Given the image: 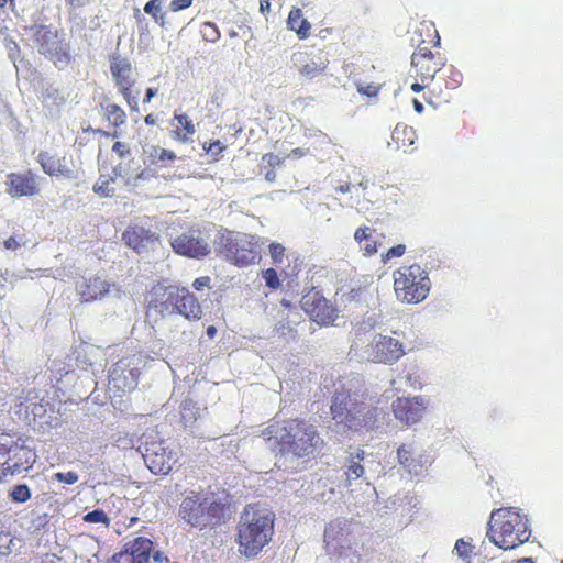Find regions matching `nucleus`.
Returning <instances> with one entry per match:
<instances>
[{"instance_id": "obj_43", "label": "nucleus", "mask_w": 563, "mask_h": 563, "mask_svg": "<svg viewBox=\"0 0 563 563\" xmlns=\"http://www.w3.org/2000/svg\"><path fill=\"white\" fill-rule=\"evenodd\" d=\"M262 277L265 280V285L272 290H276L282 286L278 274L274 268L264 269L262 272Z\"/></svg>"}, {"instance_id": "obj_14", "label": "nucleus", "mask_w": 563, "mask_h": 563, "mask_svg": "<svg viewBox=\"0 0 563 563\" xmlns=\"http://www.w3.org/2000/svg\"><path fill=\"white\" fill-rule=\"evenodd\" d=\"M110 70L114 78L119 91L125 99L131 110H137V100L132 93V88L135 84L133 79V71L131 63L119 56L111 59Z\"/></svg>"}, {"instance_id": "obj_52", "label": "nucleus", "mask_w": 563, "mask_h": 563, "mask_svg": "<svg viewBox=\"0 0 563 563\" xmlns=\"http://www.w3.org/2000/svg\"><path fill=\"white\" fill-rule=\"evenodd\" d=\"M10 543H12V538L9 532H0V554L4 555L10 552Z\"/></svg>"}, {"instance_id": "obj_45", "label": "nucleus", "mask_w": 563, "mask_h": 563, "mask_svg": "<svg viewBox=\"0 0 563 563\" xmlns=\"http://www.w3.org/2000/svg\"><path fill=\"white\" fill-rule=\"evenodd\" d=\"M269 255L272 257L274 265L282 264L284 256H285V247L283 244L277 242H272L268 245Z\"/></svg>"}, {"instance_id": "obj_40", "label": "nucleus", "mask_w": 563, "mask_h": 563, "mask_svg": "<svg viewBox=\"0 0 563 563\" xmlns=\"http://www.w3.org/2000/svg\"><path fill=\"white\" fill-rule=\"evenodd\" d=\"M9 497L14 503H25L31 498V490L27 485L19 484L12 487Z\"/></svg>"}, {"instance_id": "obj_51", "label": "nucleus", "mask_w": 563, "mask_h": 563, "mask_svg": "<svg viewBox=\"0 0 563 563\" xmlns=\"http://www.w3.org/2000/svg\"><path fill=\"white\" fill-rule=\"evenodd\" d=\"M284 159L275 153H266L262 156V163L271 167L280 166Z\"/></svg>"}, {"instance_id": "obj_58", "label": "nucleus", "mask_w": 563, "mask_h": 563, "mask_svg": "<svg viewBox=\"0 0 563 563\" xmlns=\"http://www.w3.org/2000/svg\"><path fill=\"white\" fill-rule=\"evenodd\" d=\"M88 0H66L67 4L71 8H80L85 5Z\"/></svg>"}, {"instance_id": "obj_41", "label": "nucleus", "mask_w": 563, "mask_h": 563, "mask_svg": "<svg viewBox=\"0 0 563 563\" xmlns=\"http://www.w3.org/2000/svg\"><path fill=\"white\" fill-rule=\"evenodd\" d=\"M457 555L462 558L464 561L470 562L472 556L474 555V545L471 542L465 541L464 539H459L455 542L454 547Z\"/></svg>"}, {"instance_id": "obj_11", "label": "nucleus", "mask_w": 563, "mask_h": 563, "mask_svg": "<svg viewBox=\"0 0 563 563\" xmlns=\"http://www.w3.org/2000/svg\"><path fill=\"white\" fill-rule=\"evenodd\" d=\"M300 306L311 321L321 327L332 325L339 318L338 307L314 287L301 297Z\"/></svg>"}, {"instance_id": "obj_20", "label": "nucleus", "mask_w": 563, "mask_h": 563, "mask_svg": "<svg viewBox=\"0 0 563 563\" xmlns=\"http://www.w3.org/2000/svg\"><path fill=\"white\" fill-rule=\"evenodd\" d=\"M37 163L42 167L43 172L51 177H63L65 179H74L76 175L70 167V161L66 156H58L47 151L38 153Z\"/></svg>"}, {"instance_id": "obj_62", "label": "nucleus", "mask_w": 563, "mask_h": 563, "mask_svg": "<svg viewBox=\"0 0 563 563\" xmlns=\"http://www.w3.org/2000/svg\"><path fill=\"white\" fill-rule=\"evenodd\" d=\"M206 332H207V335L209 336V339H213L217 333V329L214 325H209L207 328Z\"/></svg>"}, {"instance_id": "obj_27", "label": "nucleus", "mask_w": 563, "mask_h": 563, "mask_svg": "<svg viewBox=\"0 0 563 563\" xmlns=\"http://www.w3.org/2000/svg\"><path fill=\"white\" fill-rule=\"evenodd\" d=\"M374 231L373 228L363 225L357 228L354 233V240L365 256H372L378 252L379 243L373 236Z\"/></svg>"}, {"instance_id": "obj_5", "label": "nucleus", "mask_w": 563, "mask_h": 563, "mask_svg": "<svg viewBox=\"0 0 563 563\" xmlns=\"http://www.w3.org/2000/svg\"><path fill=\"white\" fill-rule=\"evenodd\" d=\"M216 255L238 268L256 265L262 260V241L257 234L222 229L214 240Z\"/></svg>"}, {"instance_id": "obj_21", "label": "nucleus", "mask_w": 563, "mask_h": 563, "mask_svg": "<svg viewBox=\"0 0 563 563\" xmlns=\"http://www.w3.org/2000/svg\"><path fill=\"white\" fill-rule=\"evenodd\" d=\"M158 239L155 232L140 225H129L122 233L124 243L139 254L156 243Z\"/></svg>"}, {"instance_id": "obj_57", "label": "nucleus", "mask_w": 563, "mask_h": 563, "mask_svg": "<svg viewBox=\"0 0 563 563\" xmlns=\"http://www.w3.org/2000/svg\"><path fill=\"white\" fill-rule=\"evenodd\" d=\"M260 10L262 13L268 12L271 10V1L260 0Z\"/></svg>"}, {"instance_id": "obj_50", "label": "nucleus", "mask_w": 563, "mask_h": 563, "mask_svg": "<svg viewBox=\"0 0 563 563\" xmlns=\"http://www.w3.org/2000/svg\"><path fill=\"white\" fill-rule=\"evenodd\" d=\"M113 153H115L120 158H125L131 155V148L129 144L117 141L112 146Z\"/></svg>"}, {"instance_id": "obj_4", "label": "nucleus", "mask_w": 563, "mask_h": 563, "mask_svg": "<svg viewBox=\"0 0 563 563\" xmlns=\"http://www.w3.org/2000/svg\"><path fill=\"white\" fill-rule=\"evenodd\" d=\"M228 504L214 492L190 490L179 505L178 516L190 527L203 530L225 520Z\"/></svg>"}, {"instance_id": "obj_38", "label": "nucleus", "mask_w": 563, "mask_h": 563, "mask_svg": "<svg viewBox=\"0 0 563 563\" xmlns=\"http://www.w3.org/2000/svg\"><path fill=\"white\" fill-rule=\"evenodd\" d=\"M200 34L206 42L216 43L220 38V31L216 23L203 22L200 26Z\"/></svg>"}, {"instance_id": "obj_49", "label": "nucleus", "mask_w": 563, "mask_h": 563, "mask_svg": "<svg viewBox=\"0 0 563 563\" xmlns=\"http://www.w3.org/2000/svg\"><path fill=\"white\" fill-rule=\"evenodd\" d=\"M55 479L58 481L59 483H65V484H68V485H71V484H75L79 476L76 472H73V471H69V472H66V473H63V472H58L54 475Z\"/></svg>"}, {"instance_id": "obj_9", "label": "nucleus", "mask_w": 563, "mask_h": 563, "mask_svg": "<svg viewBox=\"0 0 563 563\" xmlns=\"http://www.w3.org/2000/svg\"><path fill=\"white\" fill-rule=\"evenodd\" d=\"M330 411L333 420L351 430L374 424L377 409L367 408L364 401L352 400L349 391H336L332 397Z\"/></svg>"}, {"instance_id": "obj_36", "label": "nucleus", "mask_w": 563, "mask_h": 563, "mask_svg": "<svg viewBox=\"0 0 563 563\" xmlns=\"http://www.w3.org/2000/svg\"><path fill=\"white\" fill-rule=\"evenodd\" d=\"M43 100L51 101L54 106H63L66 102V98L57 87L49 85L47 86L43 93Z\"/></svg>"}, {"instance_id": "obj_59", "label": "nucleus", "mask_w": 563, "mask_h": 563, "mask_svg": "<svg viewBox=\"0 0 563 563\" xmlns=\"http://www.w3.org/2000/svg\"><path fill=\"white\" fill-rule=\"evenodd\" d=\"M306 151L303 148H300V147H296L294 150H291L289 156H294V157H302L306 155Z\"/></svg>"}, {"instance_id": "obj_8", "label": "nucleus", "mask_w": 563, "mask_h": 563, "mask_svg": "<svg viewBox=\"0 0 563 563\" xmlns=\"http://www.w3.org/2000/svg\"><path fill=\"white\" fill-rule=\"evenodd\" d=\"M393 277L395 296L399 301L416 305L428 297L431 282L428 272L419 264L402 265Z\"/></svg>"}, {"instance_id": "obj_17", "label": "nucleus", "mask_w": 563, "mask_h": 563, "mask_svg": "<svg viewBox=\"0 0 563 563\" xmlns=\"http://www.w3.org/2000/svg\"><path fill=\"white\" fill-rule=\"evenodd\" d=\"M394 416L406 426L419 422L426 411L424 399L420 396L398 397L391 404Z\"/></svg>"}, {"instance_id": "obj_37", "label": "nucleus", "mask_w": 563, "mask_h": 563, "mask_svg": "<svg viewBox=\"0 0 563 563\" xmlns=\"http://www.w3.org/2000/svg\"><path fill=\"white\" fill-rule=\"evenodd\" d=\"M144 12L151 15L154 21L161 26L164 23V14L162 13V1L161 0H150L144 5Z\"/></svg>"}, {"instance_id": "obj_23", "label": "nucleus", "mask_w": 563, "mask_h": 563, "mask_svg": "<svg viewBox=\"0 0 563 563\" xmlns=\"http://www.w3.org/2000/svg\"><path fill=\"white\" fill-rule=\"evenodd\" d=\"M34 41L37 45L38 53L44 57L56 47L60 48L64 40L59 36L58 31L47 25H34L31 27Z\"/></svg>"}, {"instance_id": "obj_31", "label": "nucleus", "mask_w": 563, "mask_h": 563, "mask_svg": "<svg viewBox=\"0 0 563 563\" xmlns=\"http://www.w3.org/2000/svg\"><path fill=\"white\" fill-rule=\"evenodd\" d=\"M463 75L453 66L445 67L440 71L439 78L444 81L442 85L443 90L450 96L449 91L456 89L462 84Z\"/></svg>"}, {"instance_id": "obj_30", "label": "nucleus", "mask_w": 563, "mask_h": 563, "mask_svg": "<svg viewBox=\"0 0 563 563\" xmlns=\"http://www.w3.org/2000/svg\"><path fill=\"white\" fill-rule=\"evenodd\" d=\"M399 463L410 473L418 475L422 472L423 465L421 461L413 456L412 451L406 445L401 444L397 450Z\"/></svg>"}, {"instance_id": "obj_29", "label": "nucleus", "mask_w": 563, "mask_h": 563, "mask_svg": "<svg viewBox=\"0 0 563 563\" xmlns=\"http://www.w3.org/2000/svg\"><path fill=\"white\" fill-rule=\"evenodd\" d=\"M365 457V452L358 449L355 454L351 453L347 459V465L345 470L346 483L351 484L352 481L358 479L364 475V466L362 461Z\"/></svg>"}, {"instance_id": "obj_7", "label": "nucleus", "mask_w": 563, "mask_h": 563, "mask_svg": "<svg viewBox=\"0 0 563 563\" xmlns=\"http://www.w3.org/2000/svg\"><path fill=\"white\" fill-rule=\"evenodd\" d=\"M324 543L334 563H364L368 554L366 543L340 521H332L325 527Z\"/></svg>"}, {"instance_id": "obj_34", "label": "nucleus", "mask_w": 563, "mask_h": 563, "mask_svg": "<svg viewBox=\"0 0 563 563\" xmlns=\"http://www.w3.org/2000/svg\"><path fill=\"white\" fill-rule=\"evenodd\" d=\"M329 60L327 58L319 57L317 60L311 59L309 63L305 64L300 74L308 79H313L324 73L328 68Z\"/></svg>"}, {"instance_id": "obj_32", "label": "nucleus", "mask_w": 563, "mask_h": 563, "mask_svg": "<svg viewBox=\"0 0 563 563\" xmlns=\"http://www.w3.org/2000/svg\"><path fill=\"white\" fill-rule=\"evenodd\" d=\"M104 118L113 125L121 126L126 122V114L124 110L117 103L107 102L101 104Z\"/></svg>"}, {"instance_id": "obj_12", "label": "nucleus", "mask_w": 563, "mask_h": 563, "mask_svg": "<svg viewBox=\"0 0 563 563\" xmlns=\"http://www.w3.org/2000/svg\"><path fill=\"white\" fill-rule=\"evenodd\" d=\"M143 459L155 475H167L178 461V454L165 440L146 442Z\"/></svg>"}, {"instance_id": "obj_56", "label": "nucleus", "mask_w": 563, "mask_h": 563, "mask_svg": "<svg viewBox=\"0 0 563 563\" xmlns=\"http://www.w3.org/2000/svg\"><path fill=\"white\" fill-rule=\"evenodd\" d=\"M157 95V89L155 88H147L145 92V97L143 99L144 103L151 102L152 98Z\"/></svg>"}, {"instance_id": "obj_64", "label": "nucleus", "mask_w": 563, "mask_h": 563, "mask_svg": "<svg viewBox=\"0 0 563 563\" xmlns=\"http://www.w3.org/2000/svg\"><path fill=\"white\" fill-rule=\"evenodd\" d=\"M339 191L345 194V192H349L350 191V185L346 184L345 186H340L339 187Z\"/></svg>"}, {"instance_id": "obj_61", "label": "nucleus", "mask_w": 563, "mask_h": 563, "mask_svg": "<svg viewBox=\"0 0 563 563\" xmlns=\"http://www.w3.org/2000/svg\"><path fill=\"white\" fill-rule=\"evenodd\" d=\"M144 122L146 125H154L156 124V118L154 114H147L145 118H144Z\"/></svg>"}, {"instance_id": "obj_48", "label": "nucleus", "mask_w": 563, "mask_h": 563, "mask_svg": "<svg viewBox=\"0 0 563 563\" xmlns=\"http://www.w3.org/2000/svg\"><path fill=\"white\" fill-rule=\"evenodd\" d=\"M380 90V86L376 84H357V91L362 95L368 96V97H375L378 95Z\"/></svg>"}, {"instance_id": "obj_18", "label": "nucleus", "mask_w": 563, "mask_h": 563, "mask_svg": "<svg viewBox=\"0 0 563 563\" xmlns=\"http://www.w3.org/2000/svg\"><path fill=\"white\" fill-rule=\"evenodd\" d=\"M8 194L12 197H32L40 194L37 176L32 170L8 175Z\"/></svg>"}, {"instance_id": "obj_1", "label": "nucleus", "mask_w": 563, "mask_h": 563, "mask_svg": "<svg viewBox=\"0 0 563 563\" xmlns=\"http://www.w3.org/2000/svg\"><path fill=\"white\" fill-rule=\"evenodd\" d=\"M418 32L427 33L434 49L424 45L426 41L422 40L412 53L411 71L417 81L410 88L413 92L423 91V100L437 108L449 102V95L443 90L442 84L433 81L435 75L446 65V58L440 51V35L434 25L421 23Z\"/></svg>"}, {"instance_id": "obj_53", "label": "nucleus", "mask_w": 563, "mask_h": 563, "mask_svg": "<svg viewBox=\"0 0 563 563\" xmlns=\"http://www.w3.org/2000/svg\"><path fill=\"white\" fill-rule=\"evenodd\" d=\"M192 3V0H172L169 8L172 11L177 12L180 10H185L189 8Z\"/></svg>"}, {"instance_id": "obj_46", "label": "nucleus", "mask_w": 563, "mask_h": 563, "mask_svg": "<svg viewBox=\"0 0 563 563\" xmlns=\"http://www.w3.org/2000/svg\"><path fill=\"white\" fill-rule=\"evenodd\" d=\"M406 252V245L405 244H397L393 247H390L386 253L382 255V261L384 263H387L394 257H400Z\"/></svg>"}, {"instance_id": "obj_24", "label": "nucleus", "mask_w": 563, "mask_h": 563, "mask_svg": "<svg viewBox=\"0 0 563 563\" xmlns=\"http://www.w3.org/2000/svg\"><path fill=\"white\" fill-rule=\"evenodd\" d=\"M137 376L139 371L136 368H128L118 363L110 372L109 384L124 393L135 388Z\"/></svg>"}, {"instance_id": "obj_2", "label": "nucleus", "mask_w": 563, "mask_h": 563, "mask_svg": "<svg viewBox=\"0 0 563 563\" xmlns=\"http://www.w3.org/2000/svg\"><path fill=\"white\" fill-rule=\"evenodd\" d=\"M262 437L272 441L282 455L298 459L313 456L324 446L317 428L303 418L274 419L262 430Z\"/></svg>"}, {"instance_id": "obj_60", "label": "nucleus", "mask_w": 563, "mask_h": 563, "mask_svg": "<svg viewBox=\"0 0 563 563\" xmlns=\"http://www.w3.org/2000/svg\"><path fill=\"white\" fill-rule=\"evenodd\" d=\"M412 104H413V108L415 110L418 112V113H421L423 111V104L421 101H419L418 99H413L412 100Z\"/></svg>"}, {"instance_id": "obj_63", "label": "nucleus", "mask_w": 563, "mask_h": 563, "mask_svg": "<svg viewBox=\"0 0 563 563\" xmlns=\"http://www.w3.org/2000/svg\"><path fill=\"white\" fill-rule=\"evenodd\" d=\"M265 178L268 180V181H274L275 178H276V173L274 170H268L266 174H265Z\"/></svg>"}, {"instance_id": "obj_13", "label": "nucleus", "mask_w": 563, "mask_h": 563, "mask_svg": "<svg viewBox=\"0 0 563 563\" xmlns=\"http://www.w3.org/2000/svg\"><path fill=\"white\" fill-rule=\"evenodd\" d=\"M174 252L189 258H202L210 254L209 236L199 228H190L170 243Z\"/></svg>"}, {"instance_id": "obj_6", "label": "nucleus", "mask_w": 563, "mask_h": 563, "mask_svg": "<svg viewBox=\"0 0 563 563\" xmlns=\"http://www.w3.org/2000/svg\"><path fill=\"white\" fill-rule=\"evenodd\" d=\"M489 540L503 550H512L531 537L528 519L518 509L504 507L494 510L488 521Z\"/></svg>"}, {"instance_id": "obj_54", "label": "nucleus", "mask_w": 563, "mask_h": 563, "mask_svg": "<svg viewBox=\"0 0 563 563\" xmlns=\"http://www.w3.org/2000/svg\"><path fill=\"white\" fill-rule=\"evenodd\" d=\"M211 278L209 276H201L194 280L192 287L196 290H201L203 287H210Z\"/></svg>"}, {"instance_id": "obj_55", "label": "nucleus", "mask_w": 563, "mask_h": 563, "mask_svg": "<svg viewBox=\"0 0 563 563\" xmlns=\"http://www.w3.org/2000/svg\"><path fill=\"white\" fill-rule=\"evenodd\" d=\"M3 246L5 250L16 251L21 246V243L14 236H10L4 240Z\"/></svg>"}, {"instance_id": "obj_39", "label": "nucleus", "mask_w": 563, "mask_h": 563, "mask_svg": "<svg viewBox=\"0 0 563 563\" xmlns=\"http://www.w3.org/2000/svg\"><path fill=\"white\" fill-rule=\"evenodd\" d=\"M148 157L151 163L155 164L158 162L175 161L176 154L170 150L153 146Z\"/></svg>"}, {"instance_id": "obj_28", "label": "nucleus", "mask_w": 563, "mask_h": 563, "mask_svg": "<svg viewBox=\"0 0 563 563\" xmlns=\"http://www.w3.org/2000/svg\"><path fill=\"white\" fill-rule=\"evenodd\" d=\"M416 132L407 124L398 123L391 132V143L397 150H406L413 144Z\"/></svg>"}, {"instance_id": "obj_33", "label": "nucleus", "mask_w": 563, "mask_h": 563, "mask_svg": "<svg viewBox=\"0 0 563 563\" xmlns=\"http://www.w3.org/2000/svg\"><path fill=\"white\" fill-rule=\"evenodd\" d=\"M45 58L51 60L58 69L66 68L73 59L69 53L68 44L65 43V41L60 44V48H54Z\"/></svg>"}, {"instance_id": "obj_15", "label": "nucleus", "mask_w": 563, "mask_h": 563, "mask_svg": "<svg viewBox=\"0 0 563 563\" xmlns=\"http://www.w3.org/2000/svg\"><path fill=\"white\" fill-rule=\"evenodd\" d=\"M166 300L169 301L177 313L187 320H200L202 309L197 297L187 288L170 287L165 290Z\"/></svg>"}, {"instance_id": "obj_35", "label": "nucleus", "mask_w": 563, "mask_h": 563, "mask_svg": "<svg viewBox=\"0 0 563 563\" xmlns=\"http://www.w3.org/2000/svg\"><path fill=\"white\" fill-rule=\"evenodd\" d=\"M114 178L111 176L101 175L93 185V191L102 197H113L115 195V188L113 187Z\"/></svg>"}, {"instance_id": "obj_19", "label": "nucleus", "mask_w": 563, "mask_h": 563, "mask_svg": "<svg viewBox=\"0 0 563 563\" xmlns=\"http://www.w3.org/2000/svg\"><path fill=\"white\" fill-rule=\"evenodd\" d=\"M405 354L399 340L387 335H377L373 341V357L376 362L391 364Z\"/></svg>"}, {"instance_id": "obj_3", "label": "nucleus", "mask_w": 563, "mask_h": 563, "mask_svg": "<svg viewBox=\"0 0 563 563\" xmlns=\"http://www.w3.org/2000/svg\"><path fill=\"white\" fill-rule=\"evenodd\" d=\"M275 514L258 504L247 505L240 515L234 541L241 556L253 560L273 540Z\"/></svg>"}, {"instance_id": "obj_26", "label": "nucleus", "mask_w": 563, "mask_h": 563, "mask_svg": "<svg viewBox=\"0 0 563 563\" xmlns=\"http://www.w3.org/2000/svg\"><path fill=\"white\" fill-rule=\"evenodd\" d=\"M287 27L295 32L299 40H306L310 36L311 24L303 18L299 8H292L287 18Z\"/></svg>"}, {"instance_id": "obj_25", "label": "nucleus", "mask_w": 563, "mask_h": 563, "mask_svg": "<svg viewBox=\"0 0 563 563\" xmlns=\"http://www.w3.org/2000/svg\"><path fill=\"white\" fill-rule=\"evenodd\" d=\"M172 125L174 126L173 137L181 143L189 142L196 133L195 124L186 113L175 112Z\"/></svg>"}, {"instance_id": "obj_16", "label": "nucleus", "mask_w": 563, "mask_h": 563, "mask_svg": "<svg viewBox=\"0 0 563 563\" xmlns=\"http://www.w3.org/2000/svg\"><path fill=\"white\" fill-rule=\"evenodd\" d=\"M152 551L151 539L136 537L125 542L123 548L113 554L111 563H148Z\"/></svg>"}, {"instance_id": "obj_42", "label": "nucleus", "mask_w": 563, "mask_h": 563, "mask_svg": "<svg viewBox=\"0 0 563 563\" xmlns=\"http://www.w3.org/2000/svg\"><path fill=\"white\" fill-rule=\"evenodd\" d=\"M84 521L89 523H103L106 527L110 525V519L103 509H95L84 516Z\"/></svg>"}, {"instance_id": "obj_22", "label": "nucleus", "mask_w": 563, "mask_h": 563, "mask_svg": "<svg viewBox=\"0 0 563 563\" xmlns=\"http://www.w3.org/2000/svg\"><path fill=\"white\" fill-rule=\"evenodd\" d=\"M112 284L101 276H90L77 284V292L84 302H90L103 298L109 294Z\"/></svg>"}, {"instance_id": "obj_10", "label": "nucleus", "mask_w": 563, "mask_h": 563, "mask_svg": "<svg viewBox=\"0 0 563 563\" xmlns=\"http://www.w3.org/2000/svg\"><path fill=\"white\" fill-rule=\"evenodd\" d=\"M27 441L23 437L0 434V468L4 475L20 474L33 466L36 453Z\"/></svg>"}, {"instance_id": "obj_44", "label": "nucleus", "mask_w": 563, "mask_h": 563, "mask_svg": "<svg viewBox=\"0 0 563 563\" xmlns=\"http://www.w3.org/2000/svg\"><path fill=\"white\" fill-rule=\"evenodd\" d=\"M202 148L207 154H210L214 159H218L227 148L220 141L203 142Z\"/></svg>"}, {"instance_id": "obj_47", "label": "nucleus", "mask_w": 563, "mask_h": 563, "mask_svg": "<svg viewBox=\"0 0 563 563\" xmlns=\"http://www.w3.org/2000/svg\"><path fill=\"white\" fill-rule=\"evenodd\" d=\"M275 331L276 333H278L280 336H286V335H290L292 338L296 336V330L294 329V327H291L289 324L288 321H279L276 325H275Z\"/></svg>"}]
</instances>
